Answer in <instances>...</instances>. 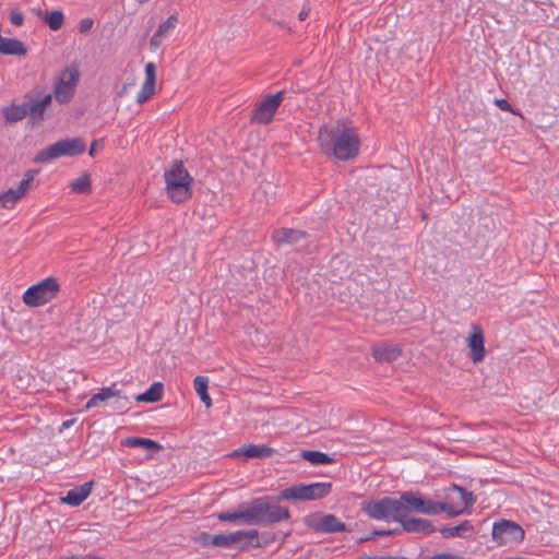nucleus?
Masks as SVG:
<instances>
[{"label": "nucleus", "mask_w": 559, "mask_h": 559, "mask_svg": "<svg viewBox=\"0 0 559 559\" xmlns=\"http://www.w3.org/2000/svg\"><path fill=\"white\" fill-rule=\"evenodd\" d=\"M59 292L58 280L50 276L28 287L23 294V301L29 307H40L56 298Z\"/></svg>", "instance_id": "nucleus-5"}, {"label": "nucleus", "mask_w": 559, "mask_h": 559, "mask_svg": "<svg viewBox=\"0 0 559 559\" xmlns=\"http://www.w3.org/2000/svg\"><path fill=\"white\" fill-rule=\"evenodd\" d=\"M61 559H104V558H102L99 556H94V555H83V556L64 557Z\"/></svg>", "instance_id": "nucleus-41"}, {"label": "nucleus", "mask_w": 559, "mask_h": 559, "mask_svg": "<svg viewBox=\"0 0 559 559\" xmlns=\"http://www.w3.org/2000/svg\"><path fill=\"white\" fill-rule=\"evenodd\" d=\"M401 503L397 499L382 498L365 502L362 511L374 520L397 521L401 518V512L404 510Z\"/></svg>", "instance_id": "nucleus-7"}, {"label": "nucleus", "mask_w": 559, "mask_h": 559, "mask_svg": "<svg viewBox=\"0 0 559 559\" xmlns=\"http://www.w3.org/2000/svg\"><path fill=\"white\" fill-rule=\"evenodd\" d=\"M473 532H474V526L468 520L463 521L461 524H459L456 526L442 527L440 530V533H441L442 537H444V538H455V537L465 538V537L472 535Z\"/></svg>", "instance_id": "nucleus-22"}, {"label": "nucleus", "mask_w": 559, "mask_h": 559, "mask_svg": "<svg viewBox=\"0 0 559 559\" xmlns=\"http://www.w3.org/2000/svg\"><path fill=\"white\" fill-rule=\"evenodd\" d=\"M71 424H72V420H67L63 423V427L69 428Z\"/></svg>", "instance_id": "nucleus-45"}, {"label": "nucleus", "mask_w": 559, "mask_h": 559, "mask_svg": "<svg viewBox=\"0 0 559 559\" xmlns=\"http://www.w3.org/2000/svg\"><path fill=\"white\" fill-rule=\"evenodd\" d=\"M51 94H45L41 96L40 93L36 91L25 96L27 116L33 124L40 123L45 120V111L51 104Z\"/></svg>", "instance_id": "nucleus-13"}, {"label": "nucleus", "mask_w": 559, "mask_h": 559, "mask_svg": "<svg viewBox=\"0 0 559 559\" xmlns=\"http://www.w3.org/2000/svg\"><path fill=\"white\" fill-rule=\"evenodd\" d=\"M311 526L321 533H338L346 530V525L333 514H325L314 521Z\"/></svg>", "instance_id": "nucleus-18"}, {"label": "nucleus", "mask_w": 559, "mask_h": 559, "mask_svg": "<svg viewBox=\"0 0 559 559\" xmlns=\"http://www.w3.org/2000/svg\"><path fill=\"white\" fill-rule=\"evenodd\" d=\"M429 559H465V558L462 557V556H459V555H452V554H448V552H440V554L433 555Z\"/></svg>", "instance_id": "nucleus-38"}, {"label": "nucleus", "mask_w": 559, "mask_h": 559, "mask_svg": "<svg viewBox=\"0 0 559 559\" xmlns=\"http://www.w3.org/2000/svg\"><path fill=\"white\" fill-rule=\"evenodd\" d=\"M369 537H366V538H360V542H365V540H368Z\"/></svg>", "instance_id": "nucleus-47"}, {"label": "nucleus", "mask_w": 559, "mask_h": 559, "mask_svg": "<svg viewBox=\"0 0 559 559\" xmlns=\"http://www.w3.org/2000/svg\"><path fill=\"white\" fill-rule=\"evenodd\" d=\"M209 379L203 376H198L193 380V386L202 403L210 408L212 406V400L207 393Z\"/></svg>", "instance_id": "nucleus-29"}, {"label": "nucleus", "mask_w": 559, "mask_h": 559, "mask_svg": "<svg viewBox=\"0 0 559 559\" xmlns=\"http://www.w3.org/2000/svg\"><path fill=\"white\" fill-rule=\"evenodd\" d=\"M332 490V484L320 481L309 485L298 484L283 489L277 500H317L328 496Z\"/></svg>", "instance_id": "nucleus-6"}, {"label": "nucleus", "mask_w": 559, "mask_h": 559, "mask_svg": "<svg viewBox=\"0 0 559 559\" xmlns=\"http://www.w3.org/2000/svg\"><path fill=\"white\" fill-rule=\"evenodd\" d=\"M130 402L127 397L121 396L120 393L118 396H114V401L111 402V406L114 409L122 411L129 408Z\"/></svg>", "instance_id": "nucleus-35"}, {"label": "nucleus", "mask_w": 559, "mask_h": 559, "mask_svg": "<svg viewBox=\"0 0 559 559\" xmlns=\"http://www.w3.org/2000/svg\"><path fill=\"white\" fill-rule=\"evenodd\" d=\"M301 457L312 465H326L333 462V459L320 451H302Z\"/></svg>", "instance_id": "nucleus-30"}, {"label": "nucleus", "mask_w": 559, "mask_h": 559, "mask_svg": "<svg viewBox=\"0 0 559 559\" xmlns=\"http://www.w3.org/2000/svg\"><path fill=\"white\" fill-rule=\"evenodd\" d=\"M119 390L115 385L103 388L98 393L94 394L86 403L85 408L90 409L98 405L99 402L112 400L114 396H118Z\"/></svg>", "instance_id": "nucleus-27"}, {"label": "nucleus", "mask_w": 559, "mask_h": 559, "mask_svg": "<svg viewBox=\"0 0 559 559\" xmlns=\"http://www.w3.org/2000/svg\"><path fill=\"white\" fill-rule=\"evenodd\" d=\"M308 16V11L302 10L299 13V20L304 21Z\"/></svg>", "instance_id": "nucleus-44"}, {"label": "nucleus", "mask_w": 559, "mask_h": 559, "mask_svg": "<svg viewBox=\"0 0 559 559\" xmlns=\"http://www.w3.org/2000/svg\"><path fill=\"white\" fill-rule=\"evenodd\" d=\"M524 530L513 521L500 520L493 523L492 539L499 546H512L524 538Z\"/></svg>", "instance_id": "nucleus-9"}, {"label": "nucleus", "mask_w": 559, "mask_h": 559, "mask_svg": "<svg viewBox=\"0 0 559 559\" xmlns=\"http://www.w3.org/2000/svg\"><path fill=\"white\" fill-rule=\"evenodd\" d=\"M485 340L481 329L478 325L473 326V333L468 338V347L471 349V359L474 364H478L485 358Z\"/></svg>", "instance_id": "nucleus-17"}, {"label": "nucleus", "mask_w": 559, "mask_h": 559, "mask_svg": "<svg viewBox=\"0 0 559 559\" xmlns=\"http://www.w3.org/2000/svg\"><path fill=\"white\" fill-rule=\"evenodd\" d=\"M448 507L443 502H435L429 499H423V507L420 508V513L423 514H439L441 512H445Z\"/></svg>", "instance_id": "nucleus-31"}, {"label": "nucleus", "mask_w": 559, "mask_h": 559, "mask_svg": "<svg viewBox=\"0 0 559 559\" xmlns=\"http://www.w3.org/2000/svg\"><path fill=\"white\" fill-rule=\"evenodd\" d=\"M307 234L293 228H280L273 231L272 239L277 245H295L305 239Z\"/></svg>", "instance_id": "nucleus-19"}, {"label": "nucleus", "mask_w": 559, "mask_h": 559, "mask_svg": "<svg viewBox=\"0 0 559 559\" xmlns=\"http://www.w3.org/2000/svg\"><path fill=\"white\" fill-rule=\"evenodd\" d=\"M97 148H98V142H97V141H94V142L92 143V146H91V148H90L88 154H90L91 156H94V155H95V153H96V151H97Z\"/></svg>", "instance_id": "nucleus-43"}, {"label": "nucleus", "mask_w": 559, "mask_h": 559, "mask_svg": "<svg viewBox=\"0 0 559 559\" xmlns=\"http://www.w3.org/2000/svg\"><path fill=\"white\" fill-rule=\"evenodd\" d=\"M164 392V385L162 382H154L151 386L142 394H139L135 399L138 402L155 403L162 400Z\"/></svg>", "instance_id": "nucleus-28"}, {"label": "nucleus", "mask_w": 559, "mask_h": 559, "mask_svg": "<svg viewBox=\"0 0 559 559\" xmlns=\"http://www.w3.org/2000/svg\"><path fill=\"white\" fill-rule=\"evenodd\" d=\"M79 76L80 73L75 67L67 68L61 72L53 90V96L58 103L66 104L72 99Z\"/></svg>", "instance_id": "nucleus-10"}, {"label": "nucleus", "mask_w": 559, "mask_h": 559, "mask_svg": "<svg viewBox=\"0 0 559 559\" xmlns=\"http://www.w3.org/2000/svg\"><path fill=\"white\" fill-rule=\"evenodd\" d=\"M1 112L8 123L21 121L27 116L25 102L19 105L5 106L1 109Z\"/></svg>", "instance_id": "nucleus-24"}, {"label": "nucleus", "mask_w": 559, "mask_h": 559, "mask_svg": "<svg viewBox=\"0 0 559 559\" xmlns=\"http://www.w3.org/2000/svg\"><path fill=\"white\" fill-rule=\"evenodd\" d=\"M138 3H145V2H148L150 0H135Z\"/></svg>", "instance_id": "nucleus-46"}, {"label": "nucleus", "mask_w": 559, "mask_h": 559, "mask_svg": "<svg viewBox=\"0 0 559 559\" xmlns=\"http://www.w3.org/2000/svg\"><path fill=\"white\" fill-rule=\"evenodd\" d=\"M10 22L15 26H21L24 22L23 13L20 10H12L10 12Z\"/></svg>", "instance_id": "nucleus-36"}, {"label": "nucleus", "mask_w": 559, "mask_h": 559, "mask_svg": "<svg viewBox=\"0 0 559 559\" xmlns=\"http://www.w3.org/2000/svg\"><path fill=\"white\" fill-rule=\"evenodd\" d=\"M397 532H399V530H389V531L376 530V531H373L372 535L373 536H390Z\"/></svg>", "instance_id": "nucleus-40"}, {"label": "nucleus", "mask_w": 559, "mask_h": 559, "mask_svg": "<svg viewBox=\"0 0 559 559\" xmlns=\"http://www.w3.org/2000/svg\"><path fill=\"white\" fill-rule=\"evenodd\" d=\"M177 23H178V15L173 14L158 26V29L156 32L159 35H162L163 37H166L168 34H170L175 29Z\"/></svg>", "instance_id": "nucleus-34"}, {"label": "nucleus", "mask_w": 559, "mask_h": 559, "mask_svg": "<svg viewBox=\"0 0 559 559\" xmlns=\"http://www.w3.org/2000/svg\"><path fill=\"white\" fill-rule=\"evenodd\" d=\"M46 22L48 23L51 31H59L63 25L64 15L62 11L55 10L48 14Z\"/></svg>", "instance_id": "nucleus-32"}, {"label": "nucleus", "mask_w": 559, "mask_h": 559, "mask_svg": "<svg viewBox=\"0 0 559 559\" xmlns=\"http://www.w3.org/2000/svg\"><path fill=\"white\" fill-rule=\"evenodd\" d=\"M396 522H400L402 524L403 531H406L408 533H419L424 535H429L435 532V527L430 521L419 518H413L402 512L401 518L397 519Z\"/></svg>", "instance_id": "nucleus-15"}, {"label": "nucleus", "mask_w": 559, "mask_h": 559, "mask_svg": "<svg viewBox=\"0 0 559 559\" xmlns=\"http://www.w3.org/2000/svg\"><path fill=\"white\" fill-rule=\"evenodd\" d=\"M496 103H497L498 107L500 109H502V110H510L511 109L510 104L506 99H498Z\"/></svg>", "instance_id": "nucleus-42"}, {"label": "nucleus", "mask_w": 559, "mask_h": 559, "mask_svg": "<svg viewBox=\"0 0 559 559\" xmlns=\"http://www.w3.org/2000/svg\"><path fill=\"white\" fill-rule=\"evenodd\" d=\"M121 444L128 448H142L148 452H156L163 448L154 440L140 437H128L121 441Z\"/></svg>", "instance_id": "nucleus-23"}, {"label": "nucleus", "mask_w": 559, "mask_h": 559, "mask_svg": "<svg viewBox=\"0 0 559 559\" xmlns=\"http://www.w3.org/2000/svg\"><path fill=\"white\" fill-rule=\"evenodd\" d=\"M155 83H156V66L153 62H147L145 64V80L141 86L140 92L136 96L138 104H144L148 100L153 94L155 93Z\"/></svg>", "instance_id": "nucleus-16"}, {"label": "nucleus", "mask_w": 559, "mask_h": 559, "mask_svg": "<svg viewBox=\"0 0 559 559\" xmlns=\"http://www.w3.org/2000/svg\"><path fill=\"white\" fill-rule=\"evenodd\" d=\"M92 484L85 483L79 487L70 489L64 497L61 498L63 503L69 506H80L91 493Z\"/></svg>", "instance_id": "nucleus-21"}, {"label": "nucleus", "mask_w": 559, "mask_h": 559, "mask_svg": "<svg viewBox=\"0 0 559 559\" xmlns=\"http://www.w3.org/2000/svg\"><path fill=\"white\" fill-rule=\"evenodd\" d=\"M259 537L257 530L250 531H236L229 534H217L212 536L211 542L207 544L215 547L231 548L235 545H239L240 550H247L251 546L260 547V543L251 544L250 542Z\"/></svg>", "instance_id": "nucleus-8"}, {"label": "nucleus", "mask_w": 559, "mask_h": 559, "mask_svg": "<svg viewBox=\"0 0 559 559\" xmlns=\"http://www.w3.org/2000/svg\"><path fill=\"white\" fill-rule=\"evenodd\" d=\"M423 499L420 496H416L412 491H405L400 496L397 501L403 503L402 508L404 509L402 513L407 514L411 511L420 513V508L423 507Z\"/></svg>", "instance_id": "nucleus-25"}, {"label": "nucleus", "mask_w": 559, "mask_h": 559, "mask_svg": "<svg viewBox=\"0 0 559 559\" xmlns=\"http://www.w3.org/2000/svg\"><path fill=\"white\" fill-rule=\"evenodd\" d=\"M401 355L399 346L382 345L373 349V356L379 361H394Z\"/></svg>", "instance_id": "nucleus-26"}, {"label": "nucleus", "mask_w": 559, "mask_h": 559, "mask_svg": "<svg viewBox=\"0 0 559 559\" xmlns=\"http://www.w3.org/2000/svg\"><path fill=\"white\" fill-rule=\"evenodd\" d=\"M72 191L76 193H85L91 189V179L88 175H83L71 182Z\"/></svg>", "instance_id": "nucleus-33"}, {"label": "nucleus", "mask_w": 559, "mask_h": 559, "mask_svg": "<svg viewBox=\"0 0 559 559\" xmlns=\"http://www.w3.org/2000/svg\"><path fill=\"white\" fill-rule=\"evenodd\" d=\"M448 501L443 502L448 509L445 512L451 516L464 513L474 503V497L471 491L453 485L447 497Z\"/></svg>", "instance_id": "nucleus-11"}, {"label": "nucleus", "mask_w": 559, "mask_h": 559, "mask_svg": "<svg viewBox=\"0 0 559 559\" xmlns=\"http://www.w3.org/2000/svg\"><path fill=\"white\" fill-rule=\"evenodd\" d=\"M284 93V91H280L273 95H266L257 105L251 120L261 124L270 123L283 102Z\"/></svg>", "instance_id": "nucleus-12"}, {"label": "nucleus", "mask_w": 559, "mask_h": 559, "mask_svg": "<svg viewBox=\"0 0 559 559\" xmlns=\"http://www.w3.org/2000/svg\"><path fill=\"white\" fill-rule=\"evenodd\" d=\"M167 197L174 203L188 201L192 195L193 178L185 168L182 162L174 160L164 173Z\"/></svg>", "instance_id": "nucleus-3"}, {"label": "nucleus", "mask_w": 559, "mask_h": 559, "mask_svg": "<svg viewBox=\"0 0 559 559\" xmlns=\"http://www.w3.org/2000/svg\"><path fill=\"white\" fill-rule=\"evenodd\" d=\"M217 519L222 522H233L246 525H269L290 519L288 508L272 502L270 497H260L249 503L239 504L234 512H221Z\"/></svg>", "instance_id": "nucleus-1"}, {"label": "nucleus", "mask_w": 559, "mask_h": 559, "mask_svg": "<svg viewBox=\"0 0 559 559\" xmlns=\"http://www.w3.org/2000/svg\"><path fill=\"white\" fill-rule=\"evenodd\" d=\"M93 26V21L91 19H83L79 24L80 33H87Z\"/></svg>", "instance_id": "nucleus-37"}, {"label": "nucleus", "mask_w": 559, "mask_h": 559, "mask_svg": "<svg viewBox=\"0 0 559 559\" xmlns=\"http://www.w3.org/2000/svg\"><path fill=\"white\" fill-rule=\"evenodd\" d=\"M274 452V449L265 444H249L235 450L231 456L243 455L247 459H264L272 456Z\"/></svg>", "instance_id": "nucleus-20"}, {"label": "nucleus", "mask_w": 559, "mask_h": 559, "mask_svg": "<svg viewBox=\"0 0 559 559\" xmlns=\"http://www.w3.org/2000/svg\"><path fill=\"white\" fill-rule=\"evenodd\" d=\"M164 37L157 32L151 38V46L157 48L162 45Z\"/></svg>", "instance_id": "nucleus-39"}, {"label": "nucleus", "mask_w": 559, "mask_h": 559, "mask_svg": "<svg viewBox=\"0 0 559 559\" xmlns=\"http://www.w3.org/2000/svg\"><path fill=\"white\" fill-rule=\"evenodd\" d=\"M86 143L80 138L60 140L37 153L35 163H46L62 156H75L85 151Z\"/></svg>", "instance_id": "nucleus-4"}, {"label": "nucleus", "mask_w": 559, "mask_h": 559, "mask_svg": "<svg viewBox=\"0 0 559 559\" xmlns=\"http://www.w3.org/2000/svg\"><path fill=\"white\" fill-rule=\"evenodd\" d=\"M34 182V173L28 171L24 179L20 182L19 187L9 189L0 193V207L12 209L14 205L32 189Z\"/></svg>", "instance_id": "nucleus-14"}, {"label": "nucleus", "mask_w": 559, "mask_h": 559, "mask_svg": "<svg viewBox=\"0 0 559 559\" xmlns=\"http://www.w3.org/2000/svg\"><path fill=\"white\" fill-rule=\"evenodd\" d=\"M318 143L322 152L340 160H349L359 152V136L354 127L338 120L335 124L323 126L319 130Z\"/></svg>", "instance_id": "nucleus-2"}]
</instances>
